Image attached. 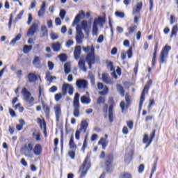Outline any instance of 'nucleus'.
Returning <instances> with one entry per match:
<instances>
[{
    "label": "nucleus",
    "mask_w": 178,
    "mask_h": 178,
    "mask_svg": "<svg viewBox=\"0 0 178 178\" xmlns=\"http://www.w3.org/2000/svg\"><path fill=\"white\" fill-rule=\"evenodd\" d=\"M83 51L87 54L86 60L88 63L89 69H91L92 65L95 63V47L94 44L91 46L83 47Z\"/></svg>",
    "instance_id": "f257e3e1"
},
{
    "label": "nucleus",
    "mask_w": 178,
    "mask_h": 178,
    "mask_svg": "<svg viewBox=\"0 0 178 178\" xmlns=\"http://www.w3.org/2000/svg\"><path fill=\"white\" fill-rule=\"evenodd\" d=\"M33 147L34 144L32 143L24 144L21 148L22 154L26 156V158H33V156H34V154H33Z\"/></svg>",
    "instance_id": "f03ea898"
},
{
    "label": "nucleus",
    "mask_w": 178,
    "mask_h": 178,
    "mask_svg": "<svg viewBox=\"0 0 178 178\" xmlns=\"http://www.w3.org/2000/svg\"><path fill=\"white\" fill-rule=\"evenodd\" d=\"M73 115L74 118L80 116V94L76 93L73 101Z\"/></svg>",
    "instance_id": "7ed1b4c3"
},
{
    "label": "nucleus",
    "mask_w": 178,
    "mask_h": 178,
    "mask_svg": "<svg viewBox=\"0 0 178 178\" xmlns=\"http://www.w3.org/2000/svg\"><path fill=\"white\" fill-rule=\"evenodd\" d=\"M21 93L24 97V101L28 103L29 106H33V105H34V97L31 96V92H30L27 88H24Z\"/></svg>",
    "instance_id": "20e7f679"
},
{
    "label": "nucleus",
    "mask_w": 178,
    "mask_h": 178,
    "mask_svg": "<svg viewBox=\"0 0 178 178\" xmlns=\"http://www.w3.org/2000/svg\"><path fill=\"white\" fill-rule=\"evenodd\" d=\"M152 85V80H149L147 81V83L145 86L140 96L139 109H141V108H143V104H144V102L145 101V94H148V90H149V87H151Z\"/></svg>",
    "instance_id": "39448f33"
},
{
    "label": "nucleus",
    "mask_w": 178,
    "mask_h": 178,
    "mask_svg": "<svg viewBox=\"0 0 178 178\" xmlns=\"http://www.w3.org/2000/svg\"><path fill=\"white\" fill-rule=\"evenodd\" d=\"M172 49V47L169 45H165L161 50L160 54V63H165L166 59L169 56V51Z\"/></svg>",
    "instance_id": "423d86ee"
},
{
    "label": "nucleus",
    "mask_w": 178,
    "mask_h": 178,
    "mask_svg": "<svg viewBox=\"0 0 178 178\" xmlns=\"http://www.w3.org/2000/svg\"><path fill=\"white\" fill-rule=\"evenodd\" d=\"M88 169H90V164H88V156H87L79 168V172H81L80 178H83L87 175Z\"/></svg>",
    "instance_id": "0eeeda50"
},
{
    "label": "nucleus",
    "mask_w": 178,
    "mask_h": 178,
    "mask_svg": "<svg viewBox=\"0 0 178 178\" xmlns=\"http://www.w3.org/2000/svg\"><path fill=\"white\" fill-rule=\"evenodd\" d=\"M87 127H88V123L87 122V121L86 120L82 121L81 123L80 129L76 131V133H75L76 140H80V134L81 131H83V133H86V131H87Z\"/></svg>",
    "instance_id": "6e6552de"
},
{
    "label": "nucleus",
    "mask_w": 178,
    "mask_h": 178,
    "mask_svg": "<svg viewBox=\"0 0 178 178\" xmlns=\"http://www.w3.org/2000/svg\"><path fill=\"white\" fill-rule=\"evenodd\" d=\"M67 90L70 95H73V92H74L73 86L69 83H64L62 87L63 95H66L67 94Z\"/></svg>",
    "instance_id": "1a4fd4ad"
},
{
    "label": "nucleus",
    "mask_w": 178,
    "mask_h": 178,
    "mask_svg": "<svg viewBox=\"0 0 178 178\" xmlns=\"http://www.w3.org/2000/svg\"><path fill=\"white\" fill-rule=\"evenodd\" d=\"M76 86L78 90H86L88 88V81L85 79H77L76 81Z\"/></svg>",
    "instance_id": "9d476101"
},
{
    "label": "nucleus",
    "mask_w": 178,
    "mask_h": 178,
    "mask_svg": "<svg viewBox=\"0 0 178 178\" xmlns=\"http://www.w3.org/2000/svg\"><path fill=\"white\" fill-rule=\"evenodd\" d=\"M83 38H84V34L83 33V31H81V28L77 25L76 35V41L77 44H81L83 42Z\"/></svg>",
    "instance_id": "9b49d317"
},
{
    "label": "nucleus",
    "mask_w": 178,
    "mask_h": 178,
    "mask_svg": "<svg viewBox=\"0 0 178 178\" xmlns=\"http://www.w3.org/2000/svg\"><path fill=\"white\" fill-rule=\"evenodd\" d=\"M54 111L56 115V122H59L60 117L62 116V106L60 104H56L54 107Z\"/></svg>",
    "instance_id": "f8f14e48"
},
{
    "label": "nucleus",
    "mask_w": 178,
    "mask_h": 178,
    "mask_svg": "<svg viewBox=\"0 0 178 178\" xmlns=\"http://www.w3.org/2000/svg\"><path fill=\"white\" fill-rule=\"evenodd\" d=\"M38 31V24L33 23L27 31L28 37H33Z\"/></svg>",
    "instance_id": "ddd939ff"
},
{
    "label": "nucleus",
    "mask_w": 178,
    "mask_h": 178,
    "mask_svg": "<svg viewBox=\"0 0 178 178\" xmlns=\"http://www.w3.org/2000/svg\"><path fill=\"white\" fill-rule=\"evenodd\" d=\"M85 17H86V13H84V11L83 10H81L79 13L75 17L74 22L72 23V26L74 27V26L77 24L79 22H80V19H84Z\"/></svg>",
    "instance_id": "4468645a"
},
{
    "label": "nucleus",
    "mask_w": 178,
    "mask_h": 178,
    "mask_svg": "<svg viewBox=\"0 0 178 178\" xmlns=\"http://www.w3.org/2000/svg\"><path fill=\"white\" fill-rule=\"evenodd\" d=\"M97 88L98 90H103L99 92L100 95H106L108 94L109 89H108V87L106 86H104L102 83H97Z\"/></svg>",
    "instance_id": "2eb2a0df"
},
{
    "label": "nucleus",
    "mask_w": 178,
    "mask_h": 178,
    "mask_svg": "<svg viewBox=\"0 0 178 178\" xmlns=\"http://www.w3.org/2000/svg\"><path fill=\"white\" fill-rule=\"evenodd\" d=\"M81 27L83 30H84L86 35H88V34H90V29H91V23L88 25V22H87V21H82Z\"/></svg>",
    "instance_id": "dca6fc26"
},
{
    "label": "nucleus",
    "mask_w": 178,
    "mask_h": 178,
    "mask_svg": "<svg viewBox=\"0 0 178 178\" xmlns=\"http://www.w3.org/2000/svg\"><path fill=\"white\" fill-rule=\"evenodd\" d=\"M102 80L106 84H113V81L109 77V74L106 73L102 74Z\"/></svg>",
    "instance_id": "f3484780"
},
{
    "label": "nucleus",
    "mask_w": 178,
    "mask_h": 178,
    "mask_svg": "<svg viewBox=\"0 0 178 178\" xmlns=\"http://www.w3.org/2000/svg\"><path fill=\"white\" fill-rule=\"evenodd\" d=\"M46 6H47V3L45 1H43L42 6H40V9L38 13V16L39 17H42V16H44V14L45 13Z\"/></svg>",
    "instance_id": "a211bd4d"
},
{
    "label": "nucleus",
    "mask_w": 178,
    "mask_h": 178,
    "mask_svg": "<svg viewBox=\"0 0 178 178\" xmlns=\"http://www.w3.org/2000/svg\"><path fill=\"white\" fill-rule=\"evenodd\" d=\"M35 155H41L42 152V147L40 144H36L33 149Z\"/></svg>",
    "instance_id": "6ab92c4d"
},
{
    "label": "nucleus",
    "mask_w": 178,
    "mask_h": 178,
    "mask_svg": "<svg viewBox=\"0 0 178 178\" xmlns=\"http://www.w3.org/2000/svg\"><path fill=\"white\" fill-rule=\"evenodd\" d=\"M69 147L70 149L76 151L77 149V145L74 143V136L73 135L71 136L70 141H69Z\"/></svg>",
    "instance_id": "aec40b11"
},
{
    "label": "nucleus",
    "mask_w": 178,
    "mask_h": 178,
    "mask_svg": "<svg viewBox=\"0 0 178 178\" xmlns=\"http://www.w3.org/2000/svg\"><path fill=\"white\" fill-rule=\"evenodd\" d=\"M105 163L106 166H109L113 162V154H108L105 158Z\"/></svg>",
    "instance_id": "412c9836"
},
{
    "label": "nucleus",
    "mask_w": 178,
    "mask_h": 178,
    "mask_svg": "<svg viewBox=\"0 0 178 178\" xmlns=\"http://www.w3.org/2000/svg\"><path fill=\"white\" fill-rule=\"evenodd\" d=\"M81 54V47L76 46L75 47L74 51V56L76 60L79 59L80 58V54Z\"/></svg>",
    "instance_id": "4be33fe9"
},
{
    "label": "nucleus",
    "mask_w": 178,
    "mask_h": 178,
    "mask_svg": "<svg viewBox=\"0 0 178 178\" xmlns=\"http://www.w3.org/2000/svg\"><path fill=\"white\" fill-rule=\"evenodd\" d=\"M108 140H106V138H101V139L98 142V145H102V149H105L106 147H108Z\"/></svg>",
    "instance_id": "5701e85b"
},
{
    "label": "nucleus",
    "mask_w": 178,
    "mask_h": 178,
    "mask_svg": "<svg viewBox=\"0 0 178 178\" xmlns=\"http://www.w3.org/2000/svg\"><path fill=\"white\" fill-rule=\"evenodd\" d=\"M40 31L42 33V35H40L41 38L48 37V28H47V26L42 25L41 26Z\"/></svg>",
    "instance_id": "b1692460"
},
{
    "label": "nucleus",
    "mask_w": 178,
    "mask_h": 178,
    "mask_svg": "<svg viewBox=\"0 0 178 178\" xmlns=\"http://www.w3.org/2000/svg\"><path fill=\"white\" fill-rule=\"evenodd\" d=\"M81 102L85 105H88L91 103V99H90V96L83 95L81 97Z\"/></svg>",
    "instance_id": "393cba45"
},
{
    "label": "nucleus",
    "mask_w": 178,
    "mask_h": 178,
    "mask_svg": "<svg viewBox=\"0 0 178 178\" xmlns=\"http://www.w3.org/2000/svg\"><path fill=\"white\" fill-rule=\"evenodd\" d=\"M60 47H62V44L59 42L53 43L51 45V48L54 52H59L60 51Z\"/></svg>",
    "instance_id": "a878e982"
},
{
    "label": "nucleus",
    "mask_w": 178,
    "mask_h": 178,
    "mask_svg": "<svg viewBox=\"0 0 178 178\" xmlns=\"http://www.w3.org/2000/svg\"><path fill=\"white\" fill-rule=\"evenodd\" d=\"M28 80L29 83H35L37 81V75L35 73H29L28 74Z\"/></svg>",
    "instance_id": "bb28decb"
},
{
    "label": "nucleus",
    "mask_w": 178,
    "mask_h": 178,
    "mask_svg": "<svg viewBox=\"0 0 178 178\" xmlns=\"http://www.w3.org/2000/svg\"><path fill=\"white\" fill-rule=\"evenodd\" d=\"M108 120L109 122H113V105H110L108 108Z\"/></svg>",
    "instance_id": "cd10ccee"
},
{
    "label": "nucleus",
    "mask_w": 178,
    "mask_h": 178,
    "mask_svg": "<svg viewBox=\"0 0 178 178\" xmlns=\"http://www.w3.org/2000/svg\"><path fill=\"white\" fill-rule=\"evenodd\" d=\"M142 8H143V3H138L136 7L133 8L134 15L135 13H140V11L141 10Z\"/></svg>",
    "instance_id": "c85d7f7f"
},
{
    "label": "nucleus",
    "mask_w": 178,
    "mask_h": 178,
    "mask_svg": "<svg viewBox=\"0 0 178 178\" xmlns=\"http://www.w3.org/2000/svg\"><path fill=\"white\" fill-rule=\"evenodd\" d=\"M137 30V25H132L130 27L128 28V33H125V35L128 37V35H130V34H133L134 31Z\"/></svg>",
    "instance_id": "c756f323"
},
{
    "label": "nucleus",
    "mask_w": 178,
    "mask_h": 178,
    "mask_svg": "<svg viewBox=\"0 0 178 178\" xmlns=\"http://www.w3.org/2000/svg\"><path fill=\"white\" fill-rule=\"evenodd\" d=\"M78 66L81 70L83 72H87V68L86 67V63L83 60H79L78 63Z\"/></svg>",
    "instance_id": "7c9ffc66"
},
{
    "label": "nucleus",
    "mask_w": 178,
    "mask_h": 178,
    "mask_svg": "<svg viewBox=\"0 0 178 178\" xmlns=\"http://www.w3.org/2000/svg\"><path fill=\"white\" fill-rule=\"evenodd\" d=\"M19 124L16 125V129L18 130V131H20L21 130H23V126L26 124V122L23 120V119H20L19 120Z\"/></svg>",
    "instance_id": "2f4dec72"
},
{
    "label": "nucleus",
    "mask_w": 178,
    "mask_h": 178,
    "mask_svg": "<svg viewBox=\"0 0 178 178\" xmlns=\"http://www.w3.org/2000/svg\"><path fill=\"white\" fill-rule=\"evenodd\" d=\"M92 34V35H98V24L96 22H93Z\"/></svg>",
    "instance_id": "473e14b6"
},
{
    "label": "nucleus",
    "mask_w": 178,
    "mask_h": 178,
    "mask_svg": "<svg viewBox=\"0 0 178 178\" xmlns=\"http://www.w3.org/2000/svg\"><path fill=\"white\" fill-rule=\"evenodd\" d=\"M117 91L122 97H124V89L120 84H117Z\"/></svg>",
    "instance_id": "72a5a7b5"
},
{
    "label": "nucleus",
    "mask_w": 178,
    "mask_h": 178,
    "mask_svg": "<svg viewBox=\"0 0 178 178\" xmlns=\"http://www.w3.org/2000/svg\"><path fill=\"white\" fill-rule=\"evenodd\" d=\"M154 138H155V130H153V131L152 132L149 136V141L147 143V145L145 146V148H148V147L151 145V143H152V140H154Z\"/></svg>",
    "instance_id": "f704fd0d"
},
{
    "label": "nucleus",
    "mask_w": 178,
    "mask_h": 178,
    "mask_svg": "<svg viewBox=\"0 0 178 178\" xmlns=\"http://www.w3.org/2000/svg\"><path fill=\"white\" fill-rule=\"evenodd\" d=\"M31 49H33V46L25 44L24 45L23 52L24 54H29Z\"/></svg>",
    "instance_id": "c9c22d12"
},
{
    "label": "nucleus",
    "mask_w": 178,
    "mask_h": 178,
    "mask_svg": "<svg viewBox=\"0 0 178 178\" xmlns=\"http://www.w3.org/2000/svg\"><path fill=\"white\" fill-rule=\"evenodd\" d=\"M20 38H22V35L18 34L15 36V38L13 39L11 42H10V45H15L17 41L20 40Z\"/></svg>",
    "instance_id": "e433bc0d"
},
{
    "label": "nucleus",
    "mask_w": 178,
    "mask_h": 178,
    "mask_svg": "<svg viewBox=\"0 0 178 178\" xmlns=\"http://www.w3.org/2000/svg\"><path fill=\"white\" fill-rule=\"evenodd\" d=\"M42 106H43V111L46 116H49V113L51 111V108H49V106L45 105L44 104H42Z\"/></svg>",
    "instance_id": "4c0bfd02"
},
{
    "label": "nucleus",
    "mask_w": 178,
    "mask_h": 178,
    "mask_svg": "<svg viewBox=\"0 0 178 178\" xmlns=\"http://www.w3.org/2000/svg\"><path fill=\"white\" fill-rule=\"evenodd\" d=\"M64 70L65 74H69L70 73V63H66L64 65Z\"/></svg>",
    "instance_id": "58836bf2"
},
{
    "label": "nucleus",
    "mask_w": 178,
    "mask_h": 178,
    "mask_svg": "<svg viewBox=\"0 0 178 178\" xmlns=\"http://www.w3.org/2000/svg\"><path fill=\"white\" fill-rule=\"evenodd\" d=\"M94 22L96 23V24H100V26H102L105 23V19L102 17H99L97 19H95L94 20Z\"/></svg>",
    "instance_id": "ea45409f"
},
{
    "label": "nucleus",
    "mask_w": 178,
    "mask_h": 178,
    "mask_svg": "<svg viewBox=\"0 0 178 178\" xmlns=\"http://www.w3.org/2000/svg\"><path fill=\"white\" fill-rule=\"evenodd\" d=\"M133 156V152H130L128 154L125 155L124 161L126 163H129L131 161V156Z\"/></svg>",
    "instance_id": "a19ab883"
},
{
    "label": "nucleus",
    "mask_w": 178,
    "mask_h": 178,
    "mask_svg": "<svg viewBox=\"0 0 178 178\" xmlns=\"http://www.w3.org/2000/svg\"><path fill=\"white\" fill-rule=\"evenodd\" d=\"M178 31V27L177 25H175L172 27L171 31V37H173V35H177Z\"/></svg>",
    "instance_id": "79ce46f5"
},
{
    "label": "nucleus",
    "mask_w": 178,
    "mask_h": 178,
    "mask_svg": "<svg viewBox=\"0 0 178 178\" xmlns=\"http://www.w3.org/2000/svg\"><path fill=\"white\" fill-rule=\"evenodd\" d=\"M107 67L110 69L111 72H115V67H113V63L111 61L106 62Z\"/></svg>",
    "instance_id": "37998d69"
},
{
    "label": "nucleus",
    "mask_w": 178,
    "mask_h": 178,
    "mask_svg": "<svg viewBox=\"0 0 178 178\" xmlns=\"http://www.w3.org/2000/svg\"><path fill=\"white\" fill-rule=\"evenodd\" d=\"M58 58L61 62H66L67 60V56L65 54H60Z\"/></svg>",
    "instance_id": "c03bdc74"
},
{
    "label": "nucleus",
    "mask_w": 178,
    "mask_h": 178,
    "mask_svg": "<svg viewBox=\"0 0 178 178\" xmlns=\"http://www.w3.org/2000/svg\"><path fill=\"white\" fill-rule=\"evenodd\" d=\"M143 143V144H147V145H148V143H149V138L148 137V134L144 135Z\"/></svg>",
    "instance_id": "a18cd8bd"
},
{
    "label": "nucleus",
    "mask_w": 178,
    "mask_h": 178,
    "mask_svg": "<svg viewBox=\"0 0 178 178\" xmlns=\"http://www.w3.org/2000/svg\"><path fill=\"white\" fill-rule=\"evenodd\" d=\"M62 93H57L54 96V99H55V101L56 102H59V101H60V99H62Z\"/></svg>",
    "instance_id": "49530a36"
},
{
    "label": "nucleus",
    "mask_w": 178,
    "mask_h": 178,
    "mask_svg": "<svg viewBox=\"0 0 178 178\" xmlns=\"http://www.w3.org/2000/svg\"><path fill=\"white\" fill-rule=\"evenodd\" d=\"M115 15L116 17H120V19H123V17H124V13L123 12L116 11Z\"/></svg>",
    "instance_id": "de8ad7c7"
},
{
    "label": "nucleus",
    "mask_w": 178,
    "mask_h": 178,
    "mask_svg": "<svg viewBox=\"0 0 178 178\" xmlns=\"http://www.w3.org/2000/svg\"><path fill=\"white\" fill-rule=\"evenodd\" d=\"M68 155L70 156L71 159H74L76 156V150H71L68 152Z\"/></svg>",
    "instance_id": "09e8293b"
},
{
    "label": "nucleus",
    "mask_w": 178,
    "mask_h": 178,
    "mask_svg": "<svg viewBox=\"0 0 178 178\" xmlns=\"http://www.w3.org/2000/svg\"><path fill=\"white\" fill-rule=\"evenodd\" d=\"M59 16H60V19H62V20H63V19H65V17L66 16V10H60Z\"/></svg>",
    "instance_id": "8fccbe9b"
},
{
    "label": "nucleus",
    "mask_w": 178,
    "mask_h": 178,
    "mask_svg": "<svg viewBox=\"0 0 178 178\" xmlns=\"http://www.w3.org/2000/svg\"><path fill=\"white\" fill-rule=\"evenodd\" d=\"M121 178H133V176L129 172H125L122 174Z\"/></svg>",
    "instance_id": "3c124183"
},
{
    "label": "nucleus",
    "mask_w": 178,
    "mask_h": 178,
    "mask_svg": "<svg viewBox=\"0 0 178 178\" xmlns=\"http://www.w3.org/2000/svg\"><path fill=\"white\" fill-rule=\"evenodd\" d=\"M73 44H74V42L73 41V40H67V43H66L67 48H70V47H72V45H73Z\"/></svg>",
    "instance_id": "603ef678"
},
{
    "label": "nucleus",
    "mask_w": 178,
    "mask_h": 178,
    "mask_svg": "<svg viewBox=\"0 0 178 178\" xmlns=\"http://www.w3.org/2000/svg\"><path fill=\"white\" fill-rule=\"evenodd\" d=\"M50 37H51V40H58V34H56V33H55L54 32H51L50 33Z\"/></svg>",
    "instance_id": "864d4df0"
},
{
    "label": "nucleus",
    "mask_w": 178,
    "mask_h": 178,
    "mask_svg": "<svg viewBox=\"0 0 178 178\" xmlns=\"http://www.w3.org/2000/svg\"><path fill=\"white\" fill-rule=\"evenodd\" d=\"M24 13V10H22L16 17L15 19L16 20H20L22 17H23V15Z\"/></svg>",
    "instance_id": "5fc2aeb1"
},
{
    "label": "nucleus",
    "mask_w": 178,
    "mask_h": 178,
    "mask_svg": "<svg viewBox=\"0 0 178 178\" xmlns=\"http://www.w3.org/2000/svg\"><path fill=\"white\" fill-rule=\"evenodd\" d=\"M40 129H43L44 133L47 132V124H45V122L40 123Z\"/></svg>",
    "instance_id": "6e6d98bb"
},
{
    "label": "nucleus",
    "mask_w": 178,
    "mask_h": 178,
    "mask_svg": "<svg viewBox=\"0 0 178 178\" xmlns=\"http://www.w3.org/2000/svg\"><path fill=\"white\" fill-rule=\"evenodd\" d=\"M127 55H128V58L129 59H131V58L133 57V50L131 48H129L127 51Z\"/></svg>",
    "instance_id": "4d7b16f0"
},
{
    "label": "nucleus",
    "mask_w": 178,
    "mask_h": 178,
    "mask_svg": "<svg viewBox=\"0 0 178 178\" xmlns=\"http://www.w3.org/2000/svg\"><path fill=\"white\" fill-rule=\"evenodd\" d=\"M125 101L127 102L126 106H129V105H130V95H125Z\"/></svg>",
    "instance_id": "13d9d810"
},
{
    "label": "nucleus",
    "mask_w": 178,
    "mask_h": 178,
    "mask_svg": "<svg viewBox=\"0 0 178 178\" xmlns=\"http://www.w3.org/2000/svg\"><path fill=\"white\" fill-rule=\"evenodd\" d=\"M156 62V54L153 53V58H152V66H155Z\"/></svg>",
    "instance_id": "bf43d9fd"
},
{
    "label": "nucleus",
    "mask_w": 178,
    "mask_h": 178,
    "mask_svg": "<svg viewBox=\"0 0 178 178\" xmlns=\"http://www.w3.org/2000/svg\"><path fill=\"white\" fill-rule=\"evenodd\" d=\"M156 171V163H155L152 167L150 178L152 177V175H154V173H155Z\"/></svg>",
    "instance_id": "052dcab7"
},
{
    "label": "nucleus",
    "mask_w": 178,
    "mask_h": 178,
    "mask_svg": "<svg viewBox=\"0 0 178 178\" xmlns=\"http://www.w3.org/2000/svg\"><path fill=\"white\" fill-rule=\"evenodd\" d=\"M9 113L12 118H16V113L13 109L9 108Z\"/></svg>",
    "instance_id": "680f3d73"
},
{
    "label": "nucleus",
    "mask_w": 178,
    "mask_h": 178,
    "mask_svg": "<svg viewBox=\"0 0 178 178\" xmlns=\"http://www.w3.org/2000/svg\"><path fill=\"white\" fill-rule=\"evenodd\" d=\"M49 92H56L58 91V88L55 86H53L49 90Z\"/></svg>",
    "instance_id": "e2e57ef3"
},
{
    "label": "nucleus",
    "mask_w": 178,
    "mask_h": 178,
    "mask_svg": "<svg viewBox=\"0 0 178 178\" xmlns=\"http://www.w3.org/2000/svg\"><path fill=\"white\" fill-rule=\"evenodd\" d=\"M105 102V98L103 97H99L97 99V104H104Z\"/></svg>",
    "instance_id": "0e129e2a"
},
{
    "label": "nucleus",
    "mask_w": 178,
    "mask_h": 178,
    "mask_svg": "<svg viewBox=\"0 0 178 178\" xmlns=\"http://www.w3.org/2000/svg\"><path fill=\"white\" fill-rule=\"evenodd\" d=\"M55 23L56 26H60V24H62V21L60 20V18L59 17L56 18Z\"/></svg>",
    "instance_id": "69168bd1"
},
{
    "label": "nucleus",
    "mask_w": 178,
    "mask_h": 178,
    "mask_svg": "<svg viewBox=\"0 0 178 178\" xmlns=\"http://www.w3.org/2000/svg\"><path fill=\"white\" fill-rule=\"evenodd\" d=\"M126 58H127V53H126V51H122L121 52V59H122V60H124L126 59Z\"/></svg>",
    "instance_id": "338daca9"
},
{
    "label": "nucleus",
    "mask_w": 178,
    "mask_h": 178,
    "mask_svg": "<svg viewBox=\"0 0 178 178\" xmlns=\"http://www.w3.org/2000/svg\"><path fill=\"white\" fill-rule=\"evenodd\" d=\"M144 164H140V166L138 167V172L143 173L144 172Z\"/></svg>",
    "instance_id": "774afa93"
}]
</instances>
